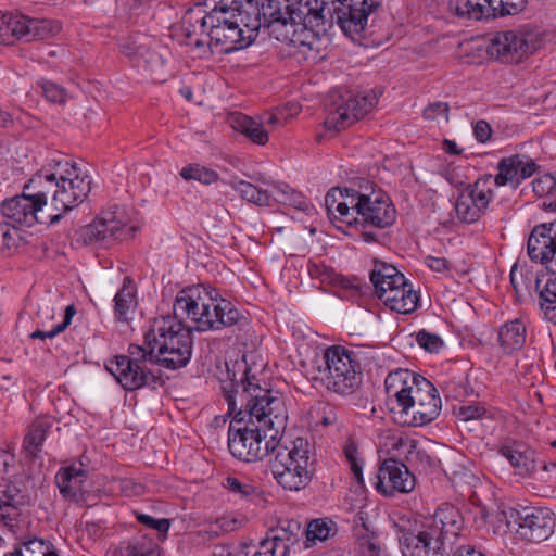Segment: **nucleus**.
Wrapping results in <instances>:
<instances>
[{
    "label": "nucleus",
    "mask_w": 556,
    "mask_h": 556,
    "mask_svg": "<svg viewBox=\"0 0 556 556\" xmlns=\"http://www.w3.org/2000/svg\"><path fill=\"white\" fill-rule=\"evenodd\" d=\"M455 211L458 219L467 224L476 223L484 213L465 191L458 195Z\"/></svg>",
    "instance_id": "obj_42"
},
{
    "label": "nucleus",
    "mask_w": 556,
    "mask_h": 556,
    "mask_svg": "<svg viewBox=\"0 0 556 556\" xmlns=\"http://www.w3.org/2000/svg\"><path fill=\"white\" fill-rule=\"evenodd\" d=\"M538 168L539 165L533 160H526L525 156L515 154L500 160L497 164L498 173L493 176V180L497 187L509 185L516 190L519 185L531 177Z\"/></svg>",
    "instance_id": "obj_24"
},
{
    "label": "nucleus",
    "mask_w": 556,
    "mask_h": 556,
    "mask_svg": "<svg viewBox=\"0 0 556 556\" xmlns=\"http://www.w3.org/2000/svg\"><path fill=\"white\" fill-rule=\"evenodd\" d=\"M377 103L375 96L345 94L332 96L327 104V117L324 122L329 130L339 131L364 117Z\"/></svg>",
    "instance_id": "obj_11"
},
{
    "label": "nucleus",
    "mask_w": 556,
    "mask_h": 556,
    "mask_svg": "<svg viewBox=\"0 0 556 556\" xmlns=\"http://www.w3.org/2000/svg\"><path fill=\"white\" fill-rule=\"evenodd\" d=\"M48 426L45 422H36L31 426L28 433L24 438L23 446L33 456L41 451V445L46 440Z\"/></svg>",
    "instance_id": "obj_46"
},
{
    "label": "nucleus",
    "mask_w": 556,
    "mask_h": 556,
    "mask_svg": "<svg viewBox=\"0 0 556 556\" xmlns=\"http://www.w3.org/2000/svg\"><path fill=\"white\" fill-rule=\"evenodd\" d=\"M137 521L149 529L156 530L163 539L166 538L167 532L170 528V521L167 518L155 519L154 517L140 513L134 511Z\"/></svg>",
    "instance_id": "obj_54"
},
{
    "label": "nucleus",
    "mask_w": 556,
    "mask_h": 556,
    "mask_svg": "<svg viewBox=\"0 0 556 556\" xmlns=\"http://www.w3.org/2000/svg\"><path fill=\"white\" fill-rule=\"evenodd\" d=\"M338 5L340 0H247L250 26L256 34L275 24L305 25L308 17L325 18L324 12L336 20Z\"/></svg>",
    "instance_id": "obj_4"
},
{
    "label": "nucleus",
    "mask_w": 556,
    "mask_h": 556,
    "mask_svg": "<svg viewBox=\"0 0 556 556\" xmlns=\"http://www.w3.org/2000/svg\"><path fill=\"white\" fill-rule=\"evenodd\" d=\"M527 252L532 262L556 271V219L536 225L527 242Z\"/></svg>",
    "instance_id": "obj_18"
},
{
    "label": "nucleus",
    "mask_w": 556,
    "mask_h": 556,
    "mask_svg": "<svg viewBox=\"0 0 556 556\" xmlns=\"http://www.w3.org/2000/svg\"><path fill=\"white\" fill-rule=\"evenodd\" d=\"M11 26L13 42L20 39H24L26 41L42 40L53 34V29L49 21L29 18L25 15L12 12Z\"/></svg>",
    "instance_id": "obj_29"
},
{
    "label": "nucleus",
    "mask_w": 556,
    "mask_h": 556,
    "mask_svg": "<svg viewBox=\"0 0 556 556\" xmlns=\"http://www.w3.org/2000/svg\"><path fill=\"white\" fill-rule=\"evenodd\" d=\"M422 526L444 544L445 540L459 535L464 527V518L457 507L444 503Z\"/></svg>",
    "instance_id": "obj_23"
},
{
    "label": "nucleus",
    "mask_w": 556,
    "mask_h": 556,
    "mask_svg": "<svg viewBox=\"0 0 556 556\" xmlns=\"http://www.w3.org/2000/svg\"><path fill=\"white\" fill-rule=\"evenodd\" d=\"M379 300L391 311L406 315L417 308L419 296L407 280L406 286L391 289L384 295H380Z\"/></svg>",
    "instance_id": "obj_32"
},
{
    "label": "nucleus",
    "mask_w": 556,
    "mask_h": 556,
    "mask_svg": "<svg viewBox=\"0 0 556 556\" xmlns=\"http://www.w3.org/2000/svg\"><path fill=\"white\" fill-rule=\"evenodd\" d=\"M25 188L34 190L30 195L42 210L48 206L47 219H49V224L59 223L65 213L74 208L70 202L56 201L63 199L59 192L61 187L49 168H42L34 175Z\"/></svg>",
    "instance_id": "obj_13"
},
{
    "label": "nucleus",
    "mask_w": 556,
    "mask_h": 556,
    "mask_svg": "<svg viewBox=\"0 0 556 556\" xmlns=\"http://www.w3.org/2000/svg\"><path fill=\"white\" fill-rule=\"evenodd\" d=\"M415 488V477L407 466L394 458L384 459L377 473L376 489L389 496L409 493Z\"/></svg>",
    "instance_id": "obj_20"
},
{
    "label": "nucleus",
    "mask_w": 556,
    "mask_h": 556,
    "mask_svg": "<svg viewBox=\"0 0 556 556\" xmlns=\"http://www.w3.org/2000/svg\"><path fill=\"white\" fill-rule=\"evenodd\" d=\"M80 239L86 245H102L104 240V219L97 217L80 229Z\"/></svg>",
    "instance_id": "obj_47"
},
{
    "label": "nucleus",
    "mask_w": 556,
    "mask_h": 556,
    "mask_svg": "<svg viewBox=\"0 0 556 556\" xmlns=\"http://www.w3.org/2000/svg\"><path fill=\"white\" fill-rule=\"evenodd\" d=\"M92 472L85 477V482H83V489L86 490L84 494V500L74 501V503H78L86 506H94L101 501L102 490L101 485H94Z\"/></svg>",
    "instance_id": "obj_53"
},
{
    "label": "nucleus",
    "mask_w": 556,
    "mask_h": 556,
    "mask_svg": "<svg viewBox=\"0 0 556 556\" xmlns=\"http://www.w3.org/2000/svg\"><path fill=\"white\" fill-rule=\"evenodd\" d=\"M11 12L0 11V45H12Z\"/></svg>",
    "instance_id": "obj_61"
},
{
    "label": "nucleus",
    "mask_w": 556,
    "mask_h": 556,
    "mask_svg": "<svg viewBox=\"0 0 556 556\" xmlns=\"http://www.w3.org/2000/svg\"><path fill=\"white\" fill-rule=\"evenodd\" d=\"M493 176L488 174L478 178L473 185H469L465 192L485 212L493 197Z\"/></svg>",
    "instance_id": "obj_40"
},
{
    "label": "nucleus",
    "mask_w": 556,
    "mask_h": 556,
    "mask_svg": "<svg viewBox=\"0 0 556 556\" xmlns=\"http://www.w3.org/2000/svg\"><path fill=\"white\" fill-rule=\"evenodd\" d=\"M229 186L239 193V195L257 206H269L271 203V194L264 189H260L253 184L233 178L229 181Z\"/></svg>",
    "instance_id": "obj_39"
},
{
    "label": "nucleus",
    "mask_w": 556,
    "mask_h": 556,
    "mask_svg": "<svg viewBox=\"0 0 556 556\" xmlns=\"http://www.w3.org/2000/svg\"><path fill=\"white\" fill-rule=\"evenodd\" d=\"M127 355H116L106 365V371L126 391H136L141 388L155 389L163 384L161 370L151 368L155 366L151 353L147 348L139 344H129Z\"/></svg>",
    "instance_id": "obj_7"
},
{
    "label": "nucleus",
    "mask_w": 556,
    "mask_h": 556,
    "mask_svg": "<svg viewBox=\"0 0 556 556\" xmlns=\"http://www.w3.org/2000/svg\"><path fill=\"white\" fill-rule=\"evenodd\" d=\"M510 518L518 523L517 535L528 543L547 540L555 528L554 513L545 507H520L510 510Z\"/></svg>",
    "instance_id": "obj_14"
},
{
    "label": "nucleus",
    "mask_w": 556,
    "mask_h": 556,
    "mask_svg": "<svg viewBox=\"0 0 556 556\" xmlns=\"http://www.w3.org/2000/svg\"><path fill=\"white\" fill-rule=\"evenodd\" d=\"M381 0H340L336 21L349 36L357 35L367 25L368 15L380 5Z\"/></svg>",
    "instance_id": "obj_21"
},
{
    "label": "nucleus",
    "mask_w": 556,
    "mask_h": 556,
    "mask_svg": "<svg viewBox=\"0 0 556 556\" xmlns=\"http://www.w3.org/2000/svg\"><path fill=\"white\" fill-rule=\"evenodd\" d=\"M247 0H205L189 9L181 20V33L188 45L200 48L203 37L225 51L243 49L256 39L250 26Z\"/></svg>",
    "instance_id": "obj_3"
},
{
    "label": "nucleus",
    "mask_w": 556,
    "mask_h": 556,
    "mask_svg": "<svg viewBox=\"0 0 556 556\" xmlns=\"http://www.w3.org/2000/svg\"><path fill=\"white\" fill-rule=\"evenodd\" d=\"M16 535V543L13 551L4 554V556H59L54 545L48 541L31 534Z\"/></svg>",
    "instance_id": "obj_33"
},
{
    "label": "nucleus",
    "mask_w": 556,
    "mask_h": 556,
    "mask_svg": "<svg viewBox=\"0 0 556 556\" xmlns=\"http://www.w3.org/2000/svg\"><path fill=\"white\" fill-rule=\"evenodd\" d=\"M486 409L481 405H464L459 407L458 417L464 421L482 418Z\"/></svg>",
    "instance_id": "obj_63"
},
{
    "label": "nucleus",
    "mask_w": 556,
    "mask_h": 556,
    "mask_svg": "<svg viewBox=\"0 0 556 556\" xmlns=\"http://www.w3.org/2000/svg\"><path fill=\"white\" fill-rule=\"evenodd\" d=\"M306 533L308 540L325 541L334 535L336 527L331 520L316 519L308 523Z\"/></svg>",
    "instance_id": "obj_49"
},
{
    "label": "nucleus",
    "mask_w": 556,
    "mask_h": 556,
    "mask_svg": "<svg viewBox=\"0 0 556 556\" xmlns=\"http://www.w3.org/2000/svg\"><path fill=\"white\" fill-rule=\"evenodd\" d=\"M353 213L355 220L352 226L355 227L370 225L382 229L391 226L396 218L394 205L381 190L369 193L356 190Z\"/></svg>",
    "instance_id": "obj_9"
},
{
    "label": "nucleus",
    "mask_w": 556,
    "mask_h": 556,
    "mask_svg": "<svg viewBox=\"0 0 556 556\" xmlns=\"http://www.w3.org/2000/svg\"><path fill=\"white\" fill-rule=\"evenodd\" d=\"M409 396L412 403L404 413L402 426L421 427L438 418L442 402L438 390L428 379L417 374Z\"/></svg>",
    "instance_id": "obj_10"
},
{
    "label": "nucleus",
    "mask_w": 556,
    "mask_h": 556,
    "mask_svg": "<svg viewBox=\"0 0 556 556\" xmlns=\"http://www.w3.org/2000/svg\"><path fill=\"white\" fill-rule=\"evenodd\" d=\"M174 315L153 318L143 336V343L155 365L167 369L185 367L192 355L191 328L182 324L190 319L198 331L225 328L243 330L249 318L218 290L203 285L180 290L173 305Z\"/></svg>",
    "instance_id": "obj_1"
},
{
    "label": "nucleus",
    "mask_w": 556,
    "mask_h": 556,
    "mask_svg": "<svg viewBox=\"0 0 556 556\" xmlns=\"http://www.w3.org/2000/svg\"><path fill=\"white\" fill-rule=\"evenodd\" d=\"M49 169L61 187V191L59 192L63 199L60 201L70 202L75 207L81 203L90 192V177L87 175L81 176L80 169L75 163H71L67 160H60Z\"/></svg>",
    "instance_id": "obj_17"
},
{
    "label": "nucleus",
    "mask_w": 556,
    "mask_h": 556,
    "mask_svg": "<svg viewBox=\"0 0 556 556\" xmlns=\"http://www.w3.org/2000/svg\"><path fill=\"white\" fill-rule=\"evenodd\" d=\"M274 200L281 204L293 206L307 215L312 214L314 211V206L309 200L287 184L274 186Z\"/></svg>",
    "instance_id": "obj_38"
},
{
    "label": "nucleus",
    "mask_w": 556,
    "mask_h": 556,
    "mask_svg": "<svg viewBox=\"0 0 556 556\" xmlns=\"http://www.w3.org/2000/svg\"><path fill=\"white\" fill-rule=\"evenodd\" d=\"M249 372L245 368L240 382L231 383L230 389L223 387L228 414L233 415L228 448L233 457L248 463L270 455L288 420L282 397Z\"/></svg>",
    "instance_id": "obj_2"
},
{
    "label": "nucleus",
    "mask_w": 556,
    "mask_h": 556,
    "mask_svg": "<svg viewBox=\"0 0 556 556\" xmlns=\"http://www.w3.org/2000/svg\"><path fill=\"white\" fill-rule=\"evenodd\" d=\"M38 86L40 87L42 94L49 102L58 104L65 103L67 93L66 90L60 85L51 80L41 79L38 81Z\"/></svg>",
    "instance_id": "obj_52"
},
{
    "label": "nucleus",
    "mask_w": 556,
    "mask_h": 556,
    "mask_svg": "<svg viewBox=\"0 0 556 556\" xmlns=\"http://www.w3.org/2000/svg\"><path fill=\"white\" fill-rule=\"evenodd\" d=\"M498 342L507 354L520 350L526 342V326L519 319L504 324L498 330Z\"/></svg>",
    "instance_id": "obj_36"
},
{
    "label": "nucleus",
    "mask_w": 556,
    "mask_h": 556,
    "mask_svg": "<svg viewBox=\"0 0 556 556\" xmlns=\"http://www.w3.org/2000/svg\"><path fill=\"white\" fill-rule=\"evenodd\" d=\"M362 556H383V551L370 536H362L356 542Z\"/></svg>",
    "instance_id": "obj_60"
},
{
    "label": "nucleus",
    "mask_w": 556,
    "mask_h": 556,
    "mask_svg": "<svg viewBox=\"0 0 556 556\" xmlns=\"http://www.w3.org/2000/svg\"><path fill=\"white\" fill-rule=\"evenodd\" d=\"M416 379L417 374L403 368L390 371L384 379L386 405L393 420L399 425L403 424L404 413L412 403L409 395Z\"/></svg>",
    "instance_id": "obj_16"
},
{
    "label": "nucleus",
    "mask_w": 556,
    "mask_h": 556,
    "mask_svg": "<svg viewBox=\"0 0 556 556\" xmlns=\"http://www.w3.org/2000/svg\"><path fill=\"white\" fill-rule=\"evenodd\" d=\"M447 10L464 20L490 17L486 0H448Z\"/></svg>",
    "instance_id": "obj_37"
},
{
    "label": "nucleus",
    "mask_w": 556,
    "mask_h": 556,
    "mask_svg": "<svg viewBox=\"0 0 556 556\" xmlns=\"http://www.w3.org/2000/svg\"><path fill=\"white\" fill-rule=\"evenodd\" d=\"M118 47L124 55L152 72L161 68L166 61L167 50L153 37L143 33L125 37L121 40Z\"/></svg>",
    "instance_id": "obj_15"
},
{
    "label": "nucleus",
    "mask_w": 556,
    "mask_h": 556,
    "mask_svg": "<svg viewBox=\"0 0 556 556\" xmlns=\"http://www.w3.org/2000/svg\"><path fill=\"white\" fill-rule=\"evenodd\" d=\"M89 473L90 469L83 462L60 468L55 475V484L61 495L72 502L84 500L86 490L83 489V482Z\"/></svg>",
    "instance_id": "obj_27"
},
{
    "label": "nucleus",
    "mask_w": 556,
    "mask_h": 556,
    "mask_svg": "<svg viewBox=\"0 0 556 556\" xmlns=\"http://www.w3.org/2000/svg\"><path fill=\"white\" fill-rule=\"evenodd\" d=\"M416 341L420 348L430 353H437L443 348V340L439 334L431 333L425 329L416 333Z\"/></svg>",
    "instance_id": "obj_57"
},
{
    "label": "nucleus",
    "mask_w": 556,
    "mask_h": 556,
    "mask_svg": "<svg viewBox=\"0 0 556 556\" xmlns=\"http://www.w3.org/2000/svg\"><path fill=\"white\" fill-rule=\"evenodd\" d=\"M235 556H289L287 548L278 545L268 535L257 546L241 545L235 551Z\"/></svg>",
    "instance_id": "obj_41"
},
{
    "label": "nucleus",
    "mask_w": 556,
    "mask_h": 556,
    "mask_svg": "<svg viewBox=\"0 0 556 556\" xmlns=\"http://www.w3.org/2000/svg\"><path fill=\"white\" fill-rule=\"evenodd\" d=\"M539 304L545 318L556 325V277L539 292Z\"/></svg>",
    "instance_id": "obj_43"
},
{
    "label": "nucleus",
    "mask_w": 556,
    "mask_h": 556,
    "mask_svg": "<svg viewBox=\"0 0 556 556\" xmlns=\"http://www.w3.org/2000/svg\"><path fill=\"white\" fill-rule=\"evenodd\" d=\"M270 455L269 468L279 485L300 491L309 484L316 470V457L307 439L299 437L288 444L278 440Z\"/></svg>",
    "instance_id": "obj_5"
},
{
    "label": "nucleus",
    "mask_w": 556,
    "mask_h": 556,
    "mask_svg": "<svg viewBox=\"0 0 556 556\" xmlns=\"http://www.w3.org/2000/svg\"><path fill=\"white\" fill-rule=\"evenodd\" d=\"M399 542L403 556H444L443 543L424 526L418 532L402 530Z\"/></svg>",
    "instance_id": "obj_25"
},
{
    "label": "nucleus",
    "mask_w": 556,
    "mask_h": 556,
    "mask_svg": "<svg viewBox=\"0 0 556 556\" xmlns=\"http://www.w3.org/2000/svg\"><path fill=\"white\" fill-rule=\"evenodd\" d=\"M370 281L377 298L380 299L382 293L384 295L395 287L406 286L407 279L395 266L384 262H375L370 271Z\"/></svg>",
    "instance_id": "obj_31"
},
{
    "label": "nucleus",
    "mask_w": 556,
    "mask_h": 556,
    "mask_svg": "<svg viewBox=\"0 0 556 556\" xmlns=\"http://www.w3.org/2000/svg\"><path fill=\"white\" fill-rule=\"evenodd\" d=\"M532 187L538 197H544L556 189V179L551 174H544L533 180Z\"/></svg>",
    "instance_id": "obj_59"
},
{
    "label": "nucleus",
    "mask_w": 556,
    "mask_h": 556,
    "mask_svg": "<svg viewBox=\"0 0 556 556\" xmlns=\"http://www.w3.org/2000/svg\"><path fill=\"white\" fill-rule=\"evenodd\" d=\"M528 0H486L490 17L515 15L521 12Z\"/></svg>",
    "instance_id": "obj_44"
},
{
    "label": "nucleus",
    "mask_w": 556,
    "mask_h": 556,
    "mask_svg": "<svg viewBox=\"0 0 556 556\" xmlns=\"http://www.w3.org/2000/svg\"><path fill=\"white\" fill-rule=\"evenodd\" d=\"M75 314H76V308L74 305L66 306L63 321H61L60 324L54 326L51 330L43 331V330L37 329L36 331H34L29 334V338L30 339H41V340H45L47 338H50V339L54 338L59 333L63 332L70 326Z\"/></svg>",
    "instance_id": "obj_51"
},
{
    "label": "nucleus",
    "mask_w": 556,
    "mask_h": 556,
    "mask_svg": "<svg viewBox=\"0 0 556 556\" xmlns=\"http://www.w3.org/2000/svg\"><path fill=\"white\" fill-rule=\"evenodd\" d=\"M140 227L134 220V211L113 204L106 211V242L112 243L131 239Z\"/></svg>",
    "instance_id": "obj_26"
},
{
    "label": "nucleus",
    "mask_w": 556,
    "mask_h": 556,
    "mask_svg": "<svg viewBox=\"0 0 556 556\" xmlns=\"http://www.w3.org/2000/svg\"><path fill=\"white\" fill-rule=\"evenodd\" d=\"M440 116L444 117L445 121L448 119V105L445 102L430 103L424 110V117L426 119L433 121Z\"/></svg>",
    "instance_id": "obj_62"
},
{
    "label": "nucleus",
    "mask_w": 556,
    "mask_h": 556,
    "mask_svg": "<svg viewBox=\"0 0 556 556\" xmlns=\"http://www.w3.org/2000/svg\"><path fill=\"white\" fill-rule=\"evenodd\" d=\"M237 527V519L230 517H222L218 518L216 521L210 523L208 530H206L205 532L210 534L211 538H215L222 533L235 531Z\"/></svg>",
    "instance_id": "obj_58"
},
{
    "label": "nucleus",
    "mask_w": 556,
    "mask_h": 556,
    "mask_svg": "<svg viewBox=\"0 0 556 556\" xmlns=\"http://www.w3.org/2000/svg\"><path fill=\"white\" fill-rule=\"evenodd\" d=\"M180 176L185 180H197L204 185H212V184L216 182L219 178L217 172H215L211 168L201 166L199 164H190V165L185 166L180 170Z\"/></svg>",
    "instance_id": "obj_45"
},
{
    "label": "nucleus",
    "mask_w": 556,
    "mask_h": 556,
    "mask_svg": "<svg viewBox=\"0 0 556 556\" xmlns=\"http://www.w3.org/2000/svg\"><path fill=\"white\" fill-rule=\"evenodd\" d=\"M324 366L318 367L319 381L329 391L340 395L355 393L363 381V368L357 353L342 345L327 348Z\"/></svg>",
    "instance_id": "obj_6"
},
{
    "label": "nucleus",
    "mask_w": 556,
    "mask_h": 556,
    "mask_svg": "<svg viewBox=\"0 0 556 556\" xmlns=\"http://www.w3.org/2000/svg\"><path fill=\"white\" fill-rule=\"evenodd\" d=\"M540 46L539 33L522 28L496 33L491 39L489 51L506 62H519L525 55L535 52Z\"/></svg>",
    "instance_id": "obj_12"
},
{
    "label": "nucleus",
    "mask_w": 556,
    "mask_h": 556,
    "mask_svg": "<svg viewBox=\"0 0 556 556\" xmlns=\"http://www.w3.org/2000/svg\"><path fill=\"white\" fill-rule=\"evenodd\" d=\"M311 416L315 419L316 425H323L324 427L332 426L338 420L336 408L324 402L317 403L312 408Z\"/></svg>",
    "instance_id": "obj_50"
},
{
    "label": "nucleus",
    "mask_w": 556,
    "mask_h": 556,
    "mask_svg": "<svg viewBox=\"0 0 556 556\" xmlns=\"http://www.w3.org/2000/svg\"><path fill=\"white\" fill-rule=\"evenodd\" d=\"M231 127L243 134L253 143L264 146L268 142V130L263 128V123L241 113L231 115Z\"/></svg>",
    "instance_id": "obj_34"
},
{
    "label": "nucleus",
    "mask_w": 556,
    "mask_h": 556,
    "mask_svg": "<svg viewBox=\"0 0 556 556\" xmlns=\"http://www.w3.org/2000/svg\"><path fill=\"white\" fill-rule=\"evenodd\" d=\"M1 213L15 227H31L37 223L50 225L45 211L30 194L26 193L4 200L1 203Z\"/></svg>",
    "instance_id": "obj_19"
},
{
    "label": "nucleus",
    "mask_w": 556,
    "mask_h": 556,
    "mask_svg": "<svg viewBox=\"0 0 556 556\" xmlns=\"http://www.w3.org/2000/svg\"><path fill=\"white\" fill-rule=\"evenodd\" d=\"M112 556H161L157 547L146 546L140 543L124 542L113 552Z\"/></svg>",
    "instance_id": "obj_48"
},
{
    "label": "nucleus",
    "mask_w": 556,
    "mask_h": 556,
    "mask_svg": "<svg viewBox=\"0 0 556 556\" xmlns=\"http://www.w3.org/2000/svg\"><path fill=\"white\" fill-rule=\"evenodd\" d=\"M356 189L332 188L325 197V206L330 218L339 219L348 226H352L354 219V202Z\"/></svg>",
    "instance_id": "obj_28"
},
{
    "label": "nucleus",
    "mask_w": 556,
    "mask_h": 556,
    "mask_svg": "<svg viewBox=\"0 0 556 556\" xmlns=\"http://www.w3.org/2000/svg\"><path fill=\"white\" fill-rule=\"evenodd\" d=\"M225 486L233 494L239 495L242 498H252L258 495L261 492L257 488L249 482H243L236 477H228L226 479Z\"/></svg>",
    "instance_id": "obj_55"
},
{
    "label": "nucleus",
    "mask_w": 556,
    "mask_h": 556,
    "mask_svg": "<svg viewBox=\"0 0 556 556\" xmlns=\"http://www.w3.org/2000/svg\"><path fill=\"white\" fill-rule=\"evenodd\" d=\"M21 239L18 230L15 226H10V223L0 224V250L11 251L17 247Z\"/></svg>",
    "instance_id": "obj_56"
},
{
    "label": "nucleus",
    "mask_w": 556,
    "mask_h": 556,
    "mask_svg": "<svg viewBox=\"0 0 556 556\" xmlns=\"http://www.w3.org/2000/svg\"><path fill=\"white\" fill-rule=\"evenodd\" d=\"M30 504L28 480L14 478L0 484V521L13 534L21 531Z\"/></svg>",
    "instance_id": "obj_8"
},
{
    "label": "nucleus",
    "mask_w": 556,
    "mask_h": 556,
    "mask_svg": "<svg viewBox=\"0 0 556 556\" xmlns=\"http://www.w3.org/2000/svg\"><path fill=\"white\" fill-rule=\"evenodd\" d=\"M138 309L137 286L129 276H124L123 285L117 290L112 305L114 323L122 333L132 331V321Z\"/></svg>",
    "instance_id": "obj_22"
},
{
    "label": "nucleus",
    "mask_w": 556,
    "mask_h": 556,
    "mask_svg": "<svg viewBox=\"0 0 556 556\" xmlns=\"http://www.w3.org/2000/svg\"><path fill=\"white\" fill-rule=\"evenodd\" d=\"M425 263L431 270L441 274L450 273L453 267L451 262L445 257H435L429 255L425 258Z\"/></svg>",
    "instance_id": "obj_64"
},
{
    "label": "nucleus",
    "mask_w": 556,
    "mask_h": 556,
    "mask_svg": "<svg viewBox=\"0 0 556 556\" xmlns=\"http://www.w3.org/2000/svg\"><path fill=\"white\" fill-rule=\"evenodd\" d=\"M498 453L509 462L518 476L527 477L535 470L534 452L521 442L506 441L500 446Z\"/></svg>",
    "instance_id": "obj_30"
},
{
    "label": "nucleus",
    "mask_w": 556,
    "mask_h": 556,
    "mask_svg": "<svg viewBox=\"0 0 556 556\" xmlns=\"http://www.w3.org/2000/svg\"><path fill=\"white\" fill-rule=\"evenodd\" d=\"M305 529L302 525L293 519L280 520L275 529L267 534L274 542L287 548V554L296 543H299Z\"/></svg>",
    "instance_id": "obj_35"
}]
</instances>
